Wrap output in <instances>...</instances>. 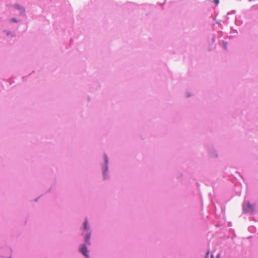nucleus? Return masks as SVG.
Returning a JSON list of instances; mask_svg holds the SVG:
<instances>
[{
	"label": "nucleus",
	"mask_w": 258,
	"mask_h": 258,
	"mask_svg": "<svg viewBox=\"0 0 258 258\" xmlns=\"http://www.w3.org/2000/svg\"><path fill=\"white\" fill-rule=\"evenodd\" d=\"M209 252H210V251H209V250L207 251V253H206V256L205 257V258H207L208 255V254H209Z\"/></svg>",
	"instance_id": "nucleus-7"
},
{
	"label": "nucleus",
	"mask_w": 258,
	"mask_h": 258,
	"mask_svg": "<svg viewBox=\"0 0 258 258\" xmlns=\"http://www.w3.org/2000/svg\"><path fill=\"white\" fill-rule=\"evenodd\" d=\"M105 163L107 164L108 162L107 157L106 155H104Z\"/></svg>",
	"instance_id": "nucleus-5"
},
{
	"label": "nucleus",
	"mask_w": 258,
	"mask_h": 258,
	"mask_svg": "<svg viewBox=\"0 0 258 258\" xmlns=\"http://www.w3.org/2000/svg\"><path fill=\"white\" fill-rule=\"evenodd\" d=\"M216 258H219V254H218L217 255V256H216Z\"/></svg>",
	"instance_id": "nucleus-10"
},
{
	"label": "nucleus",
	"mask_w": 258,
	"mask_h": 258,
	"mask_svg": "<svg viewBox=\"0 0 258 258\" xmlns=\"http://www.w3.org/2000/svg\"><path fill=\"white\" fill-rule=\"evenodd\" d=\"M80 251L86 258H89L86 245H83L80 248Z\"/></svg>",
	"instance_id": "nucleus-2"
},
{
	"label": "nucleus",
	"mask_w": 258,
	"mask_h": 258,
	"mask_svg": "<svg viewBox=\"0 0 258 258\" xmlns=\"http://www.w3.org/2000/svg\"><path fill=\"white\" fill-rule=\"evenodd\" d=\"M21 10H22V12H23V13L25 12L24 9H23V8L21 9Z\"/></svg>",
	"instance_id": "nucleus-9"
},
{
	"label": "nucleus",
	"mask_w": 258,
	"mask_h": 258,
	"mask_svg": "<svg viewBox=\"0 0 258 258\" xmlns=\"http://www.w3.org/2000/svg\"><path fill=\"white\" fill-rule=\"evenodd\" d=\"M12 21L13 22H17V20H16V19H12Z\"/></svg>",
	"instance_id": "nucleus-8"
},
{
	"label": "nucleus",
	"mask_w": 258,
	"mask_h": 258,
	"mask_svg": "<svg viewBox=\"0 0 258 258\" xmlns=\"http://www.w3.org/2000/svg\"><path fill=\"white\" fill-rule=\"evenodd\" d=\"M243 209L247 212H252L254 211V207L253 205L249 203V202H247L243 206Z\"/></svg>",
	"instance_id": "nucleus-1"
},
{
	"label": "nucleus",
	"mask_w": 258,
	"mask_h": 258,
	"mask_svg": "<svg viewBox=\"0 0 258 258\" xmlns=\"http://www.w3.org/2000/svg\"><path fill=\"white\" fill-rule=\"evenodd\" d=\"M91 236V234L89 233L85 237V241L86 243H87L88 245H90V238Z\"/></svg>",
	"instance_id": "nucleus-3"
},
{
	"label": "nucleus",
	"mask_w": 258,
	"mask_h": 258,
	"mask_svg": "<svg viewBox=\"0 0 258 258\" xmlns=\"http://www.w3.org/2000/svg\"><path fill=\"white\" fill-rule=\"evenodd\" d=\"M213 255H211V258H213Z\"/></svg>",
	"instance_id": "nucleus-11"
},
{
	"label": "nucleus",
	"mask_w": 258,
	"mask_h": 258,
	"mask_svg": "<svg viewBox=\"0 0 258 258\" xmlns=\"http://www.w3.org/2000/svg\"><path fill=\"white\" fill-rule=\"evenodd\" d=\"M87 223H88V222H87V219H86V220L85 221L84 223V229H85V230H87V229H88V228H87Z\"/></svg>",
	"instance_id": "nucleus-4"
},
{
	"label": "nucleus",
	"mask_w": 258,
	"mask_h": 258,
	"mask_svg": "<svg viewBox=\"0 0 258 258\" xmlns=\"http://www.w3.org/2000/svg\"><path fill=\"white\" fill-rule=\"evenodd\" d=\"M213 2L215 3V5H218L219 3V0H213Z\"/></svg>",
	"instance_id": "nucleus-6"
}]
</instances>
